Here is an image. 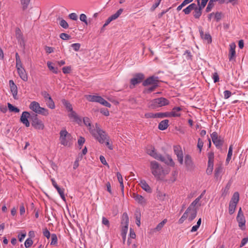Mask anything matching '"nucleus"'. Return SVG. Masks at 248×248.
<instances>
[{
  "mask_svg": "<svg viewBox=\"0 0 248 248\" xmlns=\"http://www.w3.org/2000/svg\"><path fill=\"white\" fill-rule=\"evenodd\" d=\"M102 223L104 225L106 226L108 228L109 227L110 224L109 220L105 217H102Z\"/></svg>",
  "mask_w": 248,
  "mask_h": 248,
  "instance_id": "nucleus-59",
  "label": "nucleus"
},
{
  "mask_svg": "<svg viewBox=\"0 0 248 248\" xmlns=\"http://www.w3.org/2000/svg\"><path fill=\"white\" fill-rule=\"evenodd\" d=\"M144 78V75L142 73H137L134 77L130 79V88H134L135 85L141 83Z\"/></svg>",
  "mask_w": 248,
  "mask_h": 248,
  "instance_id": "nucleus-9",
  "label": "nucleus"
},
{
  "mask_svg": "<svg viewBox=\"0 0 248 248\" xmlns=\"http://www.w3.org/2000/svg\"><path fill=\"white\" fill-rule=\"evenodd\" d=\"M185 164L187 170H194V164L190 155H185Z\"/></svg>",
  "mask_w": 248,
  "mask_h": 248,
  "instance_id": "nucleus-14",
  "label": "nucleus"
},
{
  "mask_svg": "<svg viewBox=\"0 0 248 248\" xmlns=\"http://www.w3.org/2000/svg\"><path fill=\"white\" fill-rule=\"evenodd\" d=\"M47 65L49 70L52 71V72L55 74L58 73V69L54 67L53 66V63L50 62H47Z\"/></svg>",
  "mask_w": 248,
  "mask_h": 248,
  "instance_id": "nucleus-45",
  "label": "nucleus"
},
{
  "mask_svg": "<svg viewBox=\"0 0 248 248\" xmlns=\"http://www.w3.org/2000/svg\"><path fill=\"white\" fill-rule=\"evenodd\" d=\"M208 163H214V154L213 152H209L208 154Z\"/></svg>",
  "mask_w": 248,
  "mask_h": 248,
  "instance_id": "nucleus-51",
  "label": "nucleus"
},
{
  "mask_svg": "<svg viewBox=\"0 0 248 248\" xmlns=\"http://www.w3.org/2000/svg\"><path fill=\"white\" fill-rule=\"evenodd\" d=\"M223 93H224V97L225 99L229 98L232 94V93L230 91H228V90L225 91Z\"/></svg>",
  "mask_w": 248,
  "mask_h": 248,
  "instance_id": "nucleus-63",
  "label": "nucleus"
},
{
  "mask_svg": "<svg viewBox=\"0 0 248 248\" xmlns=\"http://www.w3.org/2000/svg\"><path fill=\"white\" fill-rule=\"evenodd\" d=\"M150 169L152 174L157 180H163L165 176L169 173L156 161L150 162Z\"/></svg>",
  "mask_w": 248,
  "mask_h": 248,
  "instance_id": "nucleus-2",
  "label": "nucleus"
},
{
  "mask_svg": "<svg viewBox=\"0 0 248 248\" xmlns=\"http://www.w3.org/2000/svg\"><path fill=\"white\" fill-rule=\"evenodd\" d=\"M181 110H182V108L181 107H174L172 108V111L171 112H169L170 117H180L181 116V114L179 112Z\"/></svg>",
  "mask_w": 248,
  "mask_h": 248,
  "instance_id": "nucleus-24",
  "label": "nucleus"
},
{
  "mask_svg": "<svg viewBox=\"0 0 248 248\" xmlns=\"http://www.w3.org/2000/svg\"><path fill=\"white\" fill-rule=\"evenodd\" d=\"M31 114H30V113L27 111H24L22 113L20 117V121L25 124L26 127L30 126V124L28 121V118H29L31 119Z\"/></svg>",
  "mask_w": 248,
  "mask_h": 248,
  "instance_id": "nucleus-15",
  "label": "nucleus"
},
{
  "mask_svg": "<svg viewBox=\"0 0 248 248\" xmlns=\"http://www.w3.org/2000/svg\"><path fill=\"white\" fill-rule=\"evenodd\" d=\"M42 95L44 97V98L46 99V101L49 99L50 98H51V96L50 95L46 92L44 91L42 92Z\"/></svg>",
  "mask_w": 248,
  "mask_h": 248,
  "instance_id": "nucleus-64",
  "label": "nucleus"
},
{
  "mask_svg": "<svg viewBox=\"0 0 248 248\" xmlns=\"http://www.w3.org/2000/svg\"><path fill=\"white\" fill-rule=\"evenodd\" d=\"M173 150L175 154L177 157V159L179 163L181 165L183 164V153L182 148L180 145H174L173 146Z\"/></svg>",
  "mask_w": 248,
  "mask_h": 248,
  "instance_id": "nucleus-11",
  "label": "nucleus"
},
{
  "mask_svg": "<svg viewBox=\"0 0 248 248\" xmlns=\"http://www.w3.org/2000/svg\"><path fill=\"white\" fill-rule=\"evenodd\" d=\"M202 39L207 41L208 44H210L212 42V38L209 33L205 34L204 36L202 38Z\"/></svg>",
  "mask_w": 248,
  "mask_h": 248,
  "instance_id": "nucleus-53",
  "label": "nucleus"
},
{
  "mask_svg": "<svg viewBox=\"0 0 248 248\" xmlns=\"http://www.w3.org/2000/svg\"><path fill=\"white\" fill-rule=\"evenodd\" d=\"M201 199V196H199L190 204L189 207L193 208H197L198 209V208L201 205L200 202Z\"/></svg>",
  "mask_w": 248,
  "mask_h": 248,
  "instance_id": "nucleus-29",
  "label": "nucleus"
},
{
  "mask_svg": "<svg viewBox=\"0 0 248 248\" xmlns=\"http://www.w3.org/2000/svg\"><path fill=\"white\" fill-rule=\"evenodd\" d=\"M203 141L201 140V139L199 138L198 140L197 147L200 150V152H199L200 153L201 152L202 148L203 147Z\"/></svg>",
  "mask_w": 248,
  "mask_h": 248,
  "instance_id": "nucleus-62",
  "label": "nucleus"
},
{
  "mask_svg": "<svg viewBox=\"0 0 248 248\" xmlns=\"http://www.w3.org/2000/svg\"><path fill=\"white\" fill-rule=\"evenodd\" d=\"M169 101L166 98L160 97L152 100L151 102L150 106L152 108H155L168 105Z\"/></svg>",
  "mask_w": 248,
  "mask_h": 248,
  "instance_id": "nucleus-5",
  "label": "nucleus"
},
{
  "mask_svg": "<svg viewBox=\"0 0 248 248\" xmlns=\"http://www.w3.org/2000/svg\"><path fill=\"white\" fill-rule=\"evenodd\" d=\"M18 74L20 78L24 81H27L28 79V75L25 69L19 68L17 70Z\"/></svg>",
  "mask_w": 248,
  "mask_h": 248,
  "instance_id": "nucleus-20",
  "label": "nucleus"
},
{
  "mask_svg": "<svg viewBox=\"0 0 248 248\" xmlns=\"http://www.w3.org/2000/svg\"><path fill=\"white\" fill-rule=\"evenodd\" d=\"M8 108L11 112H19L20 110L16 107H14L11 104L8 103Z\"/></svg>",
  "mask_w": 248,
  "mask_h": 248,
  "instance_id": "nucleus-42",
  "label": "nucleus"
},
{
  "mask_svg": "<svg viewBox=\"0 0 248 248\" xmlns=\"http://www.w3.org/2000/svg\"><path fill=\"white\" fill-rule=\"evenodd\" d=\"M147 154L154 158L164 162L165 163H168L165 157L163 156L160 154H157L155 150L154 147L150 146L147 149Z\"/></svg>",
  "mask_w": 248,
  "mask_h": 248,
  "instance_id": "nucleus-7",
  "label": "nucleus"
},
{
  "mask_svg": "<svg viewBox=\"0 0 248 248\" xmlns=\"http://www.w3.org/2000/svg\"><path fill=\"white\" fill-rule=\"evenodd\" d=\"M232 150H233L232 145H231L229 148L227 157L226 158V162L228 163L229 162V161H230V160L231 159V157H232Z\"/></svg>",
  "mask_w": 248,
  "mask_h": 248,
  "instance_id": "nucleus-37",
  "label": "nucleus"
},
{
  "mask_svg": "<svg viewBox=\"0 0 248 248\" xmlns=\"http://www.w3.org/2000/svg\"><path fill=\"white\" fill-rule=\"evenodd\" d=\"M134 216L136 220L140 219L141 213L140 209H137L136 210Z\"/></svg>",
  "mask_w": 248,
  "mask_h": 248,
  "instance_id": "nucleus-54",
  "label": "nucleus"
},
{
  "mask_svg": "<svg viewBox=\"0 0 248 248\" xmlns=\"http://www.w3.org/2000/svg\"><path fill=\"white\" fill-rule=\"evenodd\" d=\"M157 118L170 117V112H158L156 113Z\"/></svg>",
  "mask_w": 248,
  "mask_h": 248,
  "instance_id": "nucleus-46",
  "label": "nucleus"
},
{
  "mask_svg": "<svg viewBox=\"0 0 248 248\" xmlns=\"http://www.w3.org/2000/svg\"><path fill=\"white\" fill-rule=\"evenodd\" d=\"M38 114L43 115L44 116H47L49 114L48 110L46 108L41 107L40 109L38 111Z\"/></svg>",
  "mask_w": 248,
  "mask_h": 248,
  "instance_id": "nucleus-44",
  "label": "nucleus"
},
{
  "mask_svg": "<svg viewBox=\"0 0 248 248\" xmlns=\"http://www.w3.org/2000/svg\"><path fill=\"white\" fill-rule=\"evenodd\" d=\"M159 86V84H155V85H152L149 88L146 89L144 92L146 93H150L154 91L157 87Z\"/></svg>",
  "mask_w": 248,
  "mask_h": 248,
  "instance_id": "nucleus-47",
  "label": "nucleus"
},
{
  "mask_svg": "<svg viewBox=\"0 0 248 248\" xmlns=\"http://www.w3.org/2000/svg\"><path fill=\"white\" fill-rule=\"evenodd\" d=\"M9 86L13 98L16 100L18 99V97L17 96V87L13 80H9Z\"/></svg>",
  "mask_w": 248,
  "mask_h": 248,
  "instance_id": "nucleus-16",
  "label": "nucleus"
},
{
  "mask_svg": "<svg viewBox=\"0 0 248 248\" xmlns=\"http://www.w3.org/2000/svg\"><path fill=\"white\" fill-rule=\"evenodd\" d=\"M169 121L168 120H164L162 121L158 124V128L161 130L166 129L169 126Z\"/></svg>",
  "mask_w": 248,
  "mask_h": 248,
  "instance_id": "nucleus-26",
  "label": "nucleus"
},
{
  "mask_svg": "<svg viewBox=\"0 0 248 248\" xmlns=\"http://www.w3.org/2000/svg\"><path fill=\"white\" fill-rule=\"evenodd\" d=\"M129 218L126 213H124L121 220V236H126L128 231Z\"/></svg>",
  "mask_w": 248,
  "mask_h": 248,
  "instance_id": "nucleus-4",
  "label": "nucleus"
},
{
  "mask_svg": "<svg viewBox=\"0 0 248 248\" xmlns=\"http://www.w3.org/2000/svg\"><path fill=\"white\" fill-rule=\"evenodd\" d=\"M72 137L65 129H62L60 132V141L64 146H70Z\"/></svg>",
  "mask_w": 248,
  "mask_h": 248,
  "instance_id": "nucleus-3",
  "label": "nucleus"
},
{
  "mask_svg": "<svg viewBox=\"0 0 248 248\" xmlns=\"http://www.w3.org/2000/svg\"><path fill=\"white\" fill-rule=\"evenodd\" d=\"M79 19L81 21L84 22L86 25H87L88 24V23L87 20V16L85 14H81L80 15Z\"/></svg>",
  "mask_w": 248,
  "mask_h": 248,
  "instance_id": "nucleus-56",
  "label": "nucleus"
},
{
  "mask_svg": "<svg viewBox=\"0 0 248 248\" xmlns=\"http://www.w3.org/2000/svg\"><path fill=\"white\" fill-rule=\"evenodd\" d=\"M100 96L89 95L87 97V99L91 102H98L99 101Z\"/></svg>",
  "mask_w": 248,
  "mask_h": 248,
  "instance_id": "nucleus-32",
  "label": "nucleus"
},
{
  "mask_svg": "<svg viewBox=\"0 0 248 248\" xmlns=\"http://www.w3.org/2000/svg\"><path fill=\"white\" fill-rule=\"evenodd\" d=\"M123 12V9L121 8V9H119L115 14H114L112 15V16H109L107 19L105 24L103 25V27L101 28L100 32L101 33L105 31V28L107 26H108L110 23V22L117 19L121 15V14Z\"/></svg>",
  "mask_w": 248,
  "mask_h": 248,
  "instance_id": "nucleus-8",
  "label": "nucleus"
},
{
  "mask_svg": "<svg viewBox=\"0 0 248 248\" xmlns=\"http://www.w3.org/2000/svg\"><path fill=\"white\" fill-rule=\"evenodd\" d=\"M69 117L73 121L76 122L79 124H81L82 123L81 119L73 110L70 111V113L69 114Z\"/></svg>",
  "mask_w": 248,
  "mask_h": 248,
  "instance_id": "nucleus-19",
  "label": "nucleus"
},
{
  "mask_svg": "<svg viewBox=\"0 0 248 248\" xmlns=\"http://www.w3.org/2000/svg\"><path fill=\"white\" fill-rule=\"evenodd\" d=\"M230 49H229V59L230 61H234L235 58L236 57V53H235V47L236 45L234 43H232L230 44Z\"/></svg>",
  "mask_w": 248,
  "mask_h": 248,
  "instance_id": "nucleus-17",
  "label": "nucleus"
},
{
  "mask_svg": "<svg viewBox=\"0 0 248 248\" xmlns=\"http://www.w3.org/2000/svg\"><path fill=\"white\" fill-rule=\"evenodd\" d=\"M133 198L134 200L140 204H144L146 203V200L143 196L134 193L133 194Z\"/></svg>",
  "mask_w": 248,
  "mask_h": 248,
  "instance_id": "nucleus-22",
  "label": "nucleus"
},
{
  "mask_svg": "<svg viewBox=\"0 0 248 248\" xmlns=\"http://www.w3.org/2000/svg\"><path fill=\"white\" fill-rule=\"evenodd\" d=\"M29 108L35 113L38 114V111L40 109L41 107L39 103L36 101H32L31 103Z\"/></svg>",
  "mask_w": 248,
  "mask_h": 248,
  "instance_id": "nucleus-21",
  "label": "nucleus"
},
{
  "mask_svg": "<svg viewBox=\"0 0 248 248\" xmlns=\"http://www.w3.org/2000/svg\"><path fill=\"white\" fill-rule=\"evenodd\" d=\"M145 117L146 118H157L156 113H147L145 114Z\"/></svg>",
  "mask_w": 248,
  "mask_h": 248,
  "instance_id": "nucleus-60",
  "label": "nucleus"
},
{
  "mask_svg": "<svg viewBox=\"0 0 248 248\" xmlns=\"http://www.w3.org/2000/svg\"><path fill=\"white\" fill-rule=\"evenodd\" d=\"M187 216L188 220L189 221H192L196 217L197 209L188 207L185 212Z\"/></svg>",
  "mask_w": 248,
  "mask_h": 248,
  "instance_id": "nucleus-13",
  "label": "nucleus"
},
{
  "mask_svg": "<svg viewBox=\"0 0 248 248\" xmlns=\"http://www.w3.org/2000/svg\"><path fill=\"white\" fill-rule=\"evenodd\" d=\"M46 102V104L48 108L51 109H54L55 108V104L51 97L47 100Z\"/></svg>",
  "mask_w": 248,
  "mask_h": 248,
  "instance_id": "nucleus-40",
  "label": "nucleus"
},
{
  "mask_svg": "<svg viewBox=\"0 0 248 248\" xmlns=\"http://www.w3.org/2000/svg\"><path fill=\"white\" fill-rule=\"evenodd\" d=\"M16 35L17 39L18 41L20 40H23V35L21 30L19 28H16Z\"/></svg>",
  "mask_w": 248,
  "mask_h": 248,
  "instance_id": "nucleus-41",
  "label": "nucleus"
},
{
  "mask_svg": "<svg viewBox=\"0 0 248 248\" xmlns=\"http://www.w3.org/2000/svg\"><path fill=\"white\" fill-rule=\"evenodd\" d=\"M140 184L141 187L145 191H146L148 193L152 192V190L151 188L150 187V186L148 185V184L146 183V182L145 180H141Z\"/></svg>",
  "mask_w": 248,
  "mask_h": 248,
  "instance_id": "nucleus-25",
  "label": "nucleus"
},
{
  "mask_svg": "<svg viewBox=\"0 0 248 248\" xmlns=\"http://www.w3.org/2000/svg\"><path fill=\"white\" fill-rule=\"evenodd\" d=\"M85 141V138L82 137H80L78 139V145L80 146V149L81 148V146L84 143Z\"/></svg>",
  "mask_w": 248,
  "mask_h": 248,
  "instance_id": "nucleus-57",
  "label": "nucleus"
},
{
  "mask_svg": "<svg viewBox=\"0 0 248 248\" xmlns=\"http://www.w3.org/2000/svg\"><path fill=\"white\" fill-rule=\"evenodd\" d=\"M98 103L102 104V105L108 107L110 108L111 105V104L107 101L106 100H105L103 98H102L101 96H100Z\"/></svg>",
  "mask_w": 248,
  "mask_h": 248,
  "instance_id": "nucleus-35",
  "label": "nucleus"
},
{
  "mask_svg": "<svg viewBox=\"0 0 248 248\" xmlns=\"http://www.w3.org/2000/svg\"><path fill=\"white\" fill-rule=\"evenodd\" d=\"M59 194H60L61 198L62 199V200L64 202L66 201V199L64 196V189L63 188H61L59 186H58L57 187L55 188Z\"/></svg>",
  "mask_w": 248,
  "mask_h": 248,
  "instance_id": "nucleus-33",
  "label": "nucleus"
},
{
  "mask_svg": "<svg viewBox=\"0 0 248 248\" xmlns=\"http://www.w3.org/2000/svg\"><path fill=\"white\" fill-rule=\"evenodd\" d=\"M83 123L85 125L88 126L90 133L99 143H103L105 141L107 135L105 132L99 127L97 123L95 124V129H94L93 126H92L90 120L88 117L83 118Z\"/></svg>",
  "mask_w": 248,
  "mask_h": 248,
  "instance_id": "nucleus-1",
  "label": "nucleus"
},
{
  "mask_svg": "<svg viewBox=\"0 0 248 248\" xmlns=\"http://www.w3.org/2000/svg\"><path fill=\"white\" fill-rule=\"evenodd\" d=\"M201 199V196H199L190 204L189 207L193 208H197L198 209V208L201 205L200 202Z\"/></svg>",
  "mask_w": 248,
  "mask_h": 248,
  "instance_id": "nucleus-28",
  "label": "nucleus"
},
{
  "mask_svg": "<svg viewBox=\"0 0 248 248\" xmlns=\"http://www.w3.org/2000/svg\"><path fill=\"white\" fill-rule=\"evenodd\" d=\"M30 1V0H21L23 10H25L28 8Z\"/></svg>",
  "mask_w": 248,
  "mask_h": 248,
  "instance_id": "nucleus-48",
  "label": "nucleus"
},
{
  "mask_svg": "<svg viewBox=\"0 0 248 248\" xmlns=\"http://www.w3.org/2000/svg\"><path fill=\"white\" fill-rule=\"evenodd\" d=\"M214 163H208V167L206 170V173L208 175H211L213 172Z\"/></svg>",
  "mask_w": 248,
  "mask_h": 248,
  "instance_id": "nucleus-43",
  "label": "nucleus"
},
{
  "mask_svg": "<svg viewBox=\"0 0 248 248\" xmlns=\"http://www.w3.org/2000/svg\"><path fill=\"white\" fill-rule=\"evenodd\" d=\"M202 9L195 4V6L193 9L194 12H193V15L195 18L199 19L200 17L202 14Z\"/></svg>",
  "mask_w": 248,
  "mask_h": 248,
  "instance_id": "nucleus-23",
  "label": "nucleus"
},
{
  "mask_svg": "<svg viewBox=\"0 0 248 248\" xmlns=\"http://www.w3.org/2000/svg\"><path fill=\"white\" fill-rule=\"evenodd\" d=\"M60 25L64 29H67L68 28V24L67 22L63 19H61L60 22Z\"/></svg>",
  "mask_w": 248,
  "mask_h": 248,
  "instance_id": "nucleus-52",
  "label": "nucleus"
},
{
  "mask_svg": "<svg viewBox=\"0 0 248 248\" xmlns=\"http://www.w3.org/2000/svg\"><path fill=\"white\" fill-rule=\"evenodd\" d=\"M33 244L32 239L30 238H28L25 242L24 245L26 248H29Z\"/></svg>",
  "mask_w": 248,
  "mask_h": 248,
  "instance_id": "nucleus-50",
  "label": "nucleus"
},
{
  "mask_svg": "<svg viewBox=\"0 0 248 248\" xmlns=\"http://www.w3.org/2000/svg\"><path fill=\"white\" fill-rule=\"evenodd\" d=\"M80 44L79 43H74L71 45V46L73 48V49L76 51H78L79 50L80 47Z\"/></svg>",
  "mask_w": 248,
  "mask_h": 248,
  "instance_id": "nucleus-55",
  "label": "nucleus"
},
{
  "mask_svg": "<svg viewBox=\"0 0 248 248\" xmlns=\"http://www.w3.org/2000/svg\"><path fill=\"white\" fill-rule=\"evenodd\" d=\"M193 0H184L183 2L177 7V10L178 11H180L183 7L191 2Z\"/></svg>",
  "mask_w": 248,
  "mask_h": 248,
  "instance_id": "nucleus-36",
  "label": "nucleus"
},
{
  "mask_svg": "<svg viewBox=\"0 0 248 248\" xmlns=\"http://www.w3.org/2000/svg\"><path fill=\"white\" fill-rule=\"evenodd\" d=\"M223 170V167L221 165L217 166L215 170V178L218 180L221 177V174Z\"/></svg>",
  "mask_w": 248,
  "mask_h": 248,
  "instance_id": "nucleus-27",
  "label": "nucleus"
},
{
  "mask_svg": "<svg viewBox=\"0 0 248 248\" xmlns=\"http://www.w3.org/2000/svg\"><path fill=\"white\" fill-rule=\"evenodd\" d=\"M214 6V4L212 2H210L209 1L208 2L207 6L206 8V12L207 13L210 12Z\"/></svg>",
  "mask_w": 248,
  "mask_h": 248,
  "instance_id": "nucleus-61",
  "label": "nucleus"
},
{
  "mask_svg": "<svg viewBox=\"0 0 248 248\" xmlns=\"http://www.w3.org/2000/svg\"><path fill=\"white\" fill-rule=\"evenodd\" d=\"M60 37L63 40H67L70 39L71 38V37L69 34L65 33H62L60 35Z\"/></svg>",
  "mask_w": 248,
  "mask_h": 248,
  "instance_id": "nucleus-49",
  "label": "nucleus"
},
{
  "mask_svg": "<svg viewBox=\"0 0 248 248\" xmlns=\"http://www.w3.org/2000/svg\"><path fill=\"white\" fill-rule=\"evenodd\" d=\"M239 200V194L238 192H235L233 194L232 197L230 202V203L237 204Z\"/></svg>",
  "mask_w": 248,
  "mask_h": 248,
  "instance_id": "nucleus-30",
  "label": "nucleus"
},
{
  "mask_svg": "<svg viewBox=\"0 0 248 248\" xmlns=\"http://www.w3.org/2000/svg\"><path fill=\"white\" fill-rule=\"evenodd\" d=\"M31 121L32 126L35 129L43 130L44 128V124L43 122L38 118L36 114L32 113L31 116Z\"/></svg>",
  "mask_w": 248,
  "mask_h": 248,
  "instance_id": "nucleus-6",
  "label": "nucleus"
},
{
  "mask_svg": "<svg viewBox=\"0 0 248 248\" xmlns=\"http://www.w3.org/2000/svg\"><path fill=\"white\" fill-rule=\"evenodd\" d=\"M195 6V3H193L188 5L187 7L183 10V12L186 15L190 14L192 10H193Z\"/></svg>",
  "mask_w": 248,
  "mask_h": 248,
  "instance_id": "nucleus-31",
  "label": "nucleus"
},
{
  "mask_svg": "<svg viewBox=\"0 0 248 248\" xmlns=\"http://www.w3.org/2000/svg\"><path fill=\"white\" fill-rule=\"evenodd\" d=\"M236 205L237 204L230 202L229 207V213L230 215H232L234 213Z\"/></svg>",
  "mask_w": 248,
  "mask_h": 248,
  "instance_id": "nucleus-38",
  "label": "nucleus"
},
{
  "mask_svg": "<svg viewBox=\"0 0 248 248\" xmlns=\"http://www.w3.org/2000/svg\"><path fill=\"white\" fill-rule=\"evenodd\" d=\"M211 137L214 144L217 148H220L223 144V140L220 137H218L217 133L216 132L211 134Z\"/></svg>",
  "mask_w": 248,
  "mask_h": 248,
  "instance_id": "nucleus-12",
  "label": "nucleus"
},
{
  "mask_svg": "<svg viewBox=\"0 0 248 248\" xmlns=\"http://www.w3.org/2000/svg\"><path fill=\"white\" fill-rule=\"evenodd\" d=\"M43 235L46 237L47 239H49L50 237H51V235L49 231L47 230V228H45L43 230Z\"/></svg>",
  "mask_w": 248,
  "mask_h": 248,
  "instance_id": "nucleus-58",
  "label": "nucleus"
},
{
  "mask_svg": "<svg viewBox=\"0 0 248 248\" xmlns=\"http://www.w3.org/2000/svg\"><path fill=\"white\" fill-rule=\"evenodd\" d=\"M167 219H164L162 221L159 223L157 226L154 229L155 232L159 231L163 228L165 224L167 222Z\"/></svg>",
  "mask_w": 248,
  "mask_h": 248,
  "instance_id": "nucleus-34",
  "label": "nucleus"
},
{
  "mask_svg": "<svg viewBox=\"0 0 248 248\" xmlns=\"http://www.w3.org/2000/svg\"><path fill=\"white\" fill-rule=\"evenodd\" d=\"M236 220L238 223V226L242 230L246 229V219L244 216H237Z\"/></svg>",
  "mask_w": 248,
  "mask_h": 248,
  "instance_id": "nucleus-18",
  "label": "nucleus"
},
{
  "mask_svg": "<svg viewBox=\"0 0 248 248\" xmlns=\"http://www.w3.org/2000/svg\"><path fill=\"white\" fill-rule=\"evenodd\" d=\"M159 80L158 77L153 76L148 78L144 80L142 82V85L144 87L148 85H155V84H159Z\"/></svg>",
  "mask_w": 248,
  "mask_h": 248,
  "instance_id": "nucleus-10",
  "label": "nucleus"
},
{
  "mask_svg": "<svg viewBox=\"0 0 248 248\" xmlns=\"http://www.w3.org/2000/svg\"><path fill=\"white\" fill-rule=\"evenodd\" d=\"M58 238L57 235L55 233H52L51 234V245H56L57 244Z\"/></svg>",
  "mask_w": 248,
  "mask_h": 248,
  "instance_id": "nucleus-39",
  "label": "nucleus"
}]
</instances>
